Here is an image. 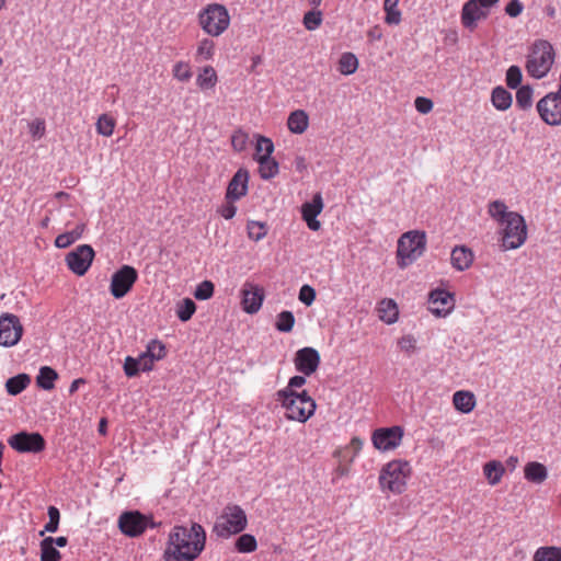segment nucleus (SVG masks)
I'll return each mask as SVG.
<instances>
[{"mask_svg": "<svg viewBox=\"0 0 561 561\" xmlns=\"http://www.w3.org/2000/svg\"><path fill=\"white\" fill-rule=\"evenodd\" d=\"M205 543L206 533L202 525L193 523L190 528L174 526L169 534L163 558L165 561H194Z\"/></svg>", "mask_w": 561, "mask_h": 561, "instance_id": "1", "label": "nucleus"}, {"mask_svg": "<svg viewBox=\"0 0 561 561\" xmlns=\"http://www.w3.org/2000/svg\"><path fill=\"white\" fill-rule=\"evenodd\" d=\"M276 400L286 410V417L300 423L308 421L317 408L314 400L307 391L297 393L295 390L284 388L276 392Z\"/></svg>", "mask_w": 561, "mask_h": 561, "instance_id": "2", "label": "nucleus"}, {"mask_svg": "<svg viewBox=\"0 0 561 561\" xmlns=\"http://www.w3.org/2000/svg\"><path fill=\"white\" fill-rule=\"evenodd\" d=\"M554 61L552 45L545 39H537L529 49L526 61V70L529 76L541 79L550 71Z\"/></svg>", "mask_w": 561, "mask_h": 561, "instance_id": "3", "label": "nucleus"}, {"mask_svg": "<svg viewBox=\"0 0 561 561\" xmlns=\"http://www.w3.org/2000/svg\"><path fill=\"white\" fill-rule=\"evenodd\" d=\"M248 525L245 512L239 505H227L214 526L218 537L229 538L242 533Z\"/></svg>", "mask_w": 561, "mask_h": 561, "instance_id": "4", "label": "nucleus"}, {"mask_svg": "<svg viewBox=\"0 0 561 561\" xmlns=\"http://www.w3.org/2000/svg\"><path fill=\"white\" fill-rule=\"evenodd\" d=\"M426 245L425 232L421 231H408L401 236L398 241V264L400 267H405L417 257H420Z\"/></svg>", "mask_w": 561, "mask_h": 561, "instance_id": "5", "label": "nucleus"}, {"mask_svg": "<svg viewBox=\"0 0 561 561\" xmlns=\"http://www.w3.org/2000/svg\"><path fill=\"white\" fill-rule=\"evenodd\" d=\"M198 22L205 33L219 36L228 28L230 16L226 7L213 3L199 12Z\"/></svg>", "mask_w": 561, "mask_h": 561, "instance_id": "6", "label": "nucleus"}, {"mask_svg": "<svg viewBox=\"0 0 561 561\" xmlns=\"http://www.w3.org/2000/svg\"><path fill=\"white\" fill-rule=\"evenodd\" d=\"M410 473V466L407 461L392 460L385 465L380 471L379 483L385 490L393 493H402L407 485V479Z\"/></svg>", "mask_w": 561, "mask_h": 561, "instance_id": "7", "label": "nucleus"}, {"mask_svg": "<svg viewBox=\"0 0 561 561\" xmlns=\"http://www.w3.org/2000/svg\"><path fill=\"white\" fill-rule=\"evenodd\" d=\"M503 250H515L522 247L527 238V227L525 219L518 213H510L508 219L501 224Z\"/></svg>", "mask_w": 561, "mask_h": 561, "instance_id": "8", "label": "nucleus"}, {"mask_svg": "<svg viewBox=\"0 0 561 561\" xmlns=\"http://www.w3.org/2000/svg\"><path fill=\"white\" fill-rule=\"evenodd\" d=\"M157 524L150 516H147L139 511L123 512L117 522L118 529L125 536L130 538L139 537L144 531L150 527L156 528Z\"/></svg>", "mask_w": 561, "mask_h": 561, "instance_id": "9", "label": "nucleus"}, {"mask_svg": "<svg viewBox=\"0 0 561 561\" xmlns=\"http://www.w3.org/2000/svg\"><path fill=\"white\" fill-rule=\"evenodd\" d=\"M8 444L19 454H38L46 448V440L38 432L20 431L8 438Z\"/></svg>", "mask_w": 561, "mask_h": 561, "instance_id": "10", "label": "nucleus"}, {"mask_svg": "<svg viewBox=\"0 0 561 561\" xmlns=\"http://www.w3.org/2000/svg\"><path fill=\"white\" fill-rule=\"evenodd\" d=\"M138 279V272L130 265H123L113 275L110 291L116 299L125 297Z\"/></svg>", "mask_w": 561, "mask_h": 561, "instance_id": "11", "label": "nucleus"}, {"mask_svg": "<svg viewBox=\"0 0 561 561\" xmlns=\"http://www.w3.org/2000/svg\"><path fill=\"white\" fill-rule=\"evenodd\" d=\"M540 118L550 126L561 125V93L550 92L537 103Z\"/></svg>", "mask_w": 561, "mask_h": 561, "instance_id": "12", "label": "nucleus"}, {"mask_svg": "<svg viewBox=\"0 0 561 561\" xmlns=\"http://www.w3.org/2000/svg\"><path fill=\"white\" fill-rule=\"evenodd\" d=\"M95 252L89 244L78 245L66 255L68 268L78 276H83L90 268Z\"/></svg>", "mask_w": 561, "mask_h": 561, "instance_id": "13", "label": "nucleus"}, {"mask_svg": "<svg viewBox=\"0 0 561 561\" xmlns=\"http://www.w3.org/2000/svg\"><path fill=\"white\" fill-rule=\"evenodd\" d=\"M23 327L18 316L4 313L0 317V345L10 347L19 343Z\"/></svg>", "mask_w": 561, "mask_h": 561, "instance_id": "14", "label": "nucleus"}, {"mask_svg": "<svg viewBox=\"0 0 561 561\" xmlns=\"http://www.w3.org/2000/svg\"><path fill=\"white\" fill-rule=\"evenodd\" d=\"M403 430L400 426L383 427L376 430L371 440L375 448L379 450H391L400 445Z\"/></svg>", "mask_w": 561, "mask_h": 561, "instance_id": "15", "label": "nucleus"}, {"mask_svg": "<svg viewBox=\"0 0 561 561\" xmlns=\"http://www.w3.org/2000/svg\"><path fill=\"white\" fill-rule=\"evenodd\" d=\"M294 362L299 373L310 376L319 367L320 354L313 347H302L296 352Z\"/></svg>", "mask_w": 561, "mask_h": 561, "instance_id": "16", "label": "nucleus"}, {"mask_svg": "<svg viewBox=\"0 0 561 561\" xmlns=\"http://www.w3.org/2000/svg\"><path fill=\"white\" fill-rule=\"evenodd\" d=\"M322 209L323 199L321 193H316L310 202L302 204L301 216L310 230L318 231L320 229L321 224L317 217L322 211Z\"/></svg>", "mask_w": 561, "mask_h": 561, "instance_id": "17", "label": "nucleus"}, {"mask_svg": "<svg viewBox=\"0 0 561 561\" xmlns=\"http://www.w3.org/2000/svg\"><path fill=\"white\" fill-rule=\"evenodd\" d=\"M488 15L489 11L477 3L476 0H468L461 10V23L466 28L473 31L478 22L486 19Z\"/></svg>", "mask_w": 561, "mask_h": 561, "instance_id": "18", "label": "nucleus"}, {"mask_svg": "<svg viewBox=\"0 0 561 561\" xmlns=\"http://www.w3.org/2000/svg\"><path fill=\"white\" fill-rule=\"evenodd\" d=\"M242 307L247 313H256L264 299L263 289L250 283H245L242 290Z\"/></svg>", "mask_w": 561, "mask_h": 561, "instance_id": "19", "label": "nucleus"}, {"mask_svg": "<svg viewBox=\"0 0 561 561\" xmlns=\"http://www.w3.org/2000/svg\"><path fill=\"white\" fill-rule=\"evenodd\" d=\"M248 182L249 172L244 169H239L228 184L226 199L236 202L243 197L248 193Z\"/></svg>", "mask_w": 561, "mask_h": 561, "instance_id": "20", "label": "nucleus"}, {"mask_svg": "<svg viewBox=\"0 0 561 561\" xmlns=\"http://www.w3.org/2000/svg\"><path fill=\"white\" fill-rule=\"evenodd\" d=\"M453 295L448 291L435 289L430 294V310L436 316H446L453 307Z\"/></svg>", "mask_w": 561, "mask_h": 561, "instance_id": "21", "label": "nucleus"}, {"mask_svg": "<svg viewBox=\"0 0 561 561\" xmlns=\"http://www.w3.org/2000/svg\"><path fill=\"white\" fill-rule=\"evenodd\" d=\"M450 260L456 270L465 271L472 264L473 253L465 245L455 247L451 251Z\"/></svg>", "mask_w": 561, "mask_h": 561, "instance_id": "22", "label": "nucleus"}, {"mask_svg": "<svg viewBox=\"0 0 561 561\" xmlns=\"http://www.w3.org/2000/svg\"><path fill=\"white\" fill-rule=\"evenodd\" d=\"M524 476L529 482L540 484L547 479L548 470L545 465L538 461H530L524 468Z\"/></svg>", "mask_w": 561, "mask_h": 561, "instance_id": "23", "label": "nucleus"}, {"mask_svg": "<svg viewBox=\"0 0 561 561\" xmlns=\"http://www.w3.org/2000/svg\"><path fill=\"white\" fill-rule=\"evenodd\" d=\"M255 160L259 163V173L263 180H271L278 174V162L271 156H257Z\"/></svg>", "mask_w": 561, "mask_h": 561, "instance_id": "24", "label": "nucleus"}, {"mask_svg": "<svg viewBox=\"0 0 561 561\" xmlns=\"http://www.w3.org/2000/svg\"><path fill=\"white\" fill-rule=\"evenodd\" d=\"M453 402L455 408L462 413H469L476 407L474 396L471 392L463 390H459L454 393Z\"/></svg>", "mask_w": 561, "mask_h": 561, "instance_id": "25", "label": "nucleus"}, {"mask_svg": "<svg viewBox=\"0 0 561 561\" xmlns=\"http://www.w3.org/2000/svg\"><path fill=\"white\" fill-rule=\"evenodd\" d=\"M85 229L84 224L77 225L71 231L60 233L55 239V245L59 249H66L79 240Z\"/></svg>", "mask_w": 561, "mask_h": 561, "instance_id": "26", "label": "nucleus"}, {"mask_svg": "<svg viewBox=\"0 0 561 561\" xmlns=\"http://www.w3.org/2000/svg\"><path fill=\"white\" fill-rule=\"evenodd\" d=\"M491 101L496 110L506 111L511 107L513 98L505 88L499 85L492 90Z\"/></svg>", "mask_w": 561, "mask_h": 561, "instance_id": "27", "label": "nucleus"}, {"mask_svg": "<svg viewBox=\"0 0 561 561\" xmlns=\"http://www.w3.org/2000/svg\"><path fill=\"white\" fill-rule=\"evenodd\" d=\"M309 118L305 111L297 110L290 113L287 126L294 134H302L308 128Z\"/></svg>", "mask_w": 561, "mask_h": 561, "instance_id": "28", "label": "nucleus"}, {"mask_svg": "<svg viewBox=\"0 0 561 561\" xmlns=\"http://www.w3.org/2000/svg\"><path fill=\"white\" fill-rule=\"evenodd\" d=\"M58 378V374L55 369L49 366H43L39 368L38 375L36 376V385L43 390H51L55 387V380Z\"/></svg>", "mask_w": 561, "mask_h": 561, "instance_id": "29", "label": "nucleus"}, {"mask_svg": "<svg viewBox=\"0 0 561 561\" xmlns=\"http://www.w3.org/2000/svg\"><path fill=\"white\" fill-rule=\"evenodd\" d=\"M31 382V378L26 374H19L9 378L5 382V389L9 394H20Z\"/></svg>", "mask_w": 561, "mask_h": 561, "instance_id": "30", "label": "nucleus"}, {"mask_svg": "<svg viewBox=\"0 0 561 561\" xmlns=\"http://www.w3.org/2000/svg\"><path fill=\"white\" fill-rule=\"evenodd\" d=\"M483 473L491 485H495L501 481L504 473V467L500 461L492 460L484 465Z\"/></svg>", "mask_w": 561, "mask_h": 561, "instance_id": "31", "label": "nucleus"}, {"mask_svg": "<svg viewBox=\"0 0 561 561\" xmlns=\"http://www.w3.org/2000/svg\"><path fill=\"white\" fill-rule=\"evenodd\" d=\"M60 552L54 547L51 537H46L41 541V561H59Z\"/></svg>", "mask_w": 561, "mask_h": 561, "instance_id": "32", "label": "nucleus"}, {"mask_svg": "<svg viewBox=\"0 0 561 561\" xmlns=\"http://www.w3.org/2000/svg\"><path fill=\"white\" fill-rule=\"evenodd\" d=\"M358 68V59L353 53H344L339 60V71L342 75H353Z\"/></svg>", "mask_w": 561, "mask_h": 561, "instance_id": "33", "label": "nucleus"}, {"mask_svg": "<svg viewBox=\"0 0 561 561\" xmlns=\"http://www.w3.org/2000/svg\"><path fill=\"white\" fill-rule=\"evenodd\" d=\"M234 548L240 553H250L256 550L257 541L253 535L242 534L236 539Z\"/></svg>", "mask_w": 561, "mask_h": 561, "instance_id": "34", "label": "nucleus"}, {"mask_svg": "<svg viewBox=\"0 0 561 561\" xmlns=\"http://www.w3.org/2000/svg\"><path fill=\"white\" fill-rule=\"evenodd\" d=\"M534 561H561V548L540 547L534 554Z\"/></svg>", "mask_w": 561, "mask_h": 561, "instance_id": "35", "label": "nucleus"}, {"mask_svg": "<svg viewBox=\"0 0 561 561\" xmlns=\"http://www.w3.org/2000/svg\"><path fill=\"white\" fill-rule=\"evenodd\" d=\"M488 213L501 225L503 220L508 219L511 211L507 210V206L502 201H493L489 204Z\"/></svg>", "mask_w": 561, "mask_h": 561, "instance_id": "36", "label": "nucleus"}, {"mask_svg": "<svg viewBox=\"0 0 561 561\" xmlns=\"http://www.w3.org/2000/svg\"><path fill=\"white\" fill-rule=\"evenodd\" d=\"M516 105L520 110H528L533 105V88L530 85H520L516 92Z\"/></svg>", "mask_w": 561, "mask_h": 561, "instance_id": "37", "label": "nucleus"}, {"mask_svg": "<svg viewBox=\"0 0 561 561\" xmlns=\"http://www.w3.org/2000/svg\"><path fill=\"white\" fill-rule=\"evenodd\" d=\"M295 324V317L291 311L284 310L280 313L277 314V319L275 322V328L279 332H290Z\"/></svg>", "mask_w": 561, "mask_h": 561, "instance_id": "38", "label": "nucleus"}, {"mask_svg": "<svg viewBox=\"0 0 561 561\" xmlns=\"http://www.w3.org/2000/svg\"><path fill=\"white\" fill-rule=\"evenodd\" d=\"M217 82V75L213 67L207 66L203 69L202 73L197 77V84L201 89H209L215 87Z\"/></svg>", "mask_w": 561, "mask_h": 561, "instance_id": "39", "label": "nucleus"}, {"mask_svg": "<svg viewBox=\"0 0 561 561\" xmlns=\"http://www.w3.org/2000/svg\"><path fill=\"white\" fill-rule=\"evenodd\" d=\"M399 0H383V9L386 11V22L388 24H399L401 13L397 9Z\"/></svg>", "mask_w": 561, "mask_h": 561, "instance_id": "40", "label": "nucleus"}, {"mask_svg": "<svg viewBox=\"0 0 561 561\" xmlns=\"http://www.w3.org/2000/svg\"><path fill=\"white\" fill-rule=\"evenodd\" d=\"M195 310V302L191 298H185L179 304L176 316L181 321L186 322L192 318Z\"/></svg>", "mask_w": 561, "mask_h": 561, "instance_id": "41", "label": "nucleus"}, {"mask_svg": "<svg viewBox=\"0 0 561 561\" xmlns=\"http://www.w3.org/2000/svg\"><path fill=\"white\" fill-rule=\"evenodd\" d=\"M115 127V121L107 114H102L96 122V130L100 135L110 137Z\"/></svg>", "mask_w": 561, "mask_h": 561, "instance_id": "42", "label": "nucleus"}, {"mask_svg": "<svg viewBox=\"0 0 561 561\" xmlns=\"http://www.w3.org/2000/svg\"><path fill=\"white\" fill-rule=\"evenodd\" d=\"M322 23V12L319 10L308 11L304 16V25L308 31L317 30Z\"/></svg>", "mask_w": 561, "mask_h": 561, "instance_id": "43", "label": "nucleus"}, {"mask_svg": "<svg viewBox=\"0 0 561 561\" xmlns=\"http://www.w3.org/2000/svg\"><path fill=\"white\" fill-rule=\"evenodd\" d=\"M523 79L522 69L518 66H511L506 71V84L510 89H518Z\"/></svg>", "mask_w": 561, "mask_h": 561, "instance_id": "44", "label": "nucleus"}, {"mask_svg": "<svg viewBox=\"0 0 561 561\" xmlns=\"http://www.w3.org/2000/svg\"><path fill=\"white\" fill-rule=\"evenodd\" d=\"M382 305H386V308L380 309L382 314H380V319L388 324L394 323L398 318V308L397 305L392 300L382 301Z\"/></svg>", "mask_w": 561, "mask_h": 561, "instance_id": "45", "label": "nucleus"}, {"mask_svg": "<svg viewBox=\"0 0 561 561\" xmlns=\"http://www.w3.org/2000/svg\"><path fill=\"white\" fill-rule=\"evenodd\" d=\"M255 158L257 156H272L274 151V144L273 141L264 136H257L256 145H255Z\"/></svg>", "mask_w": 561, "mask_h": 561, "instance_id": "46", "label": "nucleus"}, {"mask_svg": "<svg viewBox=\"0 0 561 561\" xmlns=\"http://www.w3.org/2000/svg\"><path fill=\"white\" fill-rule=\"evenodd\" d=\"M266 226L260 221H250L248 224V236L254 241H260L266 236Z\"/></svg>", "mask_w": 561, "mask_h": 561, "instance_id": "47", "label": "nucleus"}, {"mask_svg": "<svg viewBox=\"0 0 561 561\" xmlns=\"http://www.w3.org/2000/svg\"><path fill=\"white\" fill-rule=\"evenodd\" d=\"M148 356L151 357L153 360H159L164 357L165 355V347L164 345L158 341L152 340L148 343L147 350L145 352Z\"/></svg>", "mask_w": 561, "mask_h": 561, "instance_id": "48", "label": "nucleus"}, {"mask_svg": "<svg viewBox=\"0 0 561 561\" xmlns=\"http://www.w3.org/2000/svg\"><path fill=\"white\" fill-rule=\"evenodd\" d=\"M214 284L210 280H204L197 285L194 297L197 300H207L214 295Z\"/></svg>", "mask_w": 561, "mask_h": 561, "instance_id": "49", "label": "nucleus"}, {"mask_svg": "<svg viewBox=\"0 0 561 561\" xmlns=\"http://www.w3.org/2000/svg\"><path fill=\"white\" fill-rule=\"evenodd\" d=\"M214 47L215 44L209 38H204L199 42V45L197 47V55L202 57L204 60H208L214 55Z\"/></svg>", "mask_w": 561, "mask_h": 561, "instance_id": "50", "label": "nucleus"}, {"mask_svg": "<svg viewBox=\"0 0 561 561\" xmlns=\"http://www.w3.org/2000/svg\"><path fill=\"white\" fill-rule=\"evenodd\" d=\"M141 371L138 357L127 356L124 362V373L127 377H135Z\"/></svg>", "mask_w": 561, "mask_h": 561, "instance_id": "51", "label": "nucleus"}, {"mask_svg": "<svg viewBox=\"0 0 561 561\" xmlns=\"http://www.w3.org/2000/svg\"><path fill=\"white\" fill-rule=\"evenodd\" d=\"M28 127L34 139H41L45 135L46 125L43 118H35L30 123Z\"/></svg>", "mask_w": 561, "mask_h": 561, "instance_id": "52", "label": "nucleus"}, {"mask_svg": "<svg viewBox=\"0 0 561 561\" xmlns=\"http://www.w3.org/2000/svg\"><path fill=\"white\" fill-rule=\"evenodd\" d=\"M298 298L304 305L311 306L316 299V290L309 285H304L299 290Z\"/></svg>", "mask_w": 561, "mask_h": 561, "instance_id": "53", "label": "nucleus"}, {"mask_svg": "<svg viewBox=\"0 0 561 561\" xmlns=\"http://www.w3.org/2000/svg\"><path fill=\"white\" fill-rule=\"evenodd\" d=\"M248 142V135L239 130L231 137V145L234 150L242 151L245 149Z\"/></svg>", "mask_w": 561, "mask_h": 561, "instance_id": "54", "label": "nucleus"}, {"mask_svg": "<svg viewBox=\"0 0 561 561\" xmlns=\"http://www.w3.org/2000/svg\"><path fill=\"white\" fill-rule=\"evenodd\" d=\"M415 344L416 341L412 335H404L398 342L400 350L409 355L415 351Z\"/></svg>", "mask_w": 561, "mask_h": 561, "instance_id": "55", "label": "nucleus"}, {"mask_svg": "<svg viewBox=\"0 0 561 561\" xmlns=\"http://www.w3.org/2000/svg\"><path fill=\"white\" fill-rule=\"evenodd\" d=\"M524 5L519 0H511L505 7V13L511 18H516L523 12Z\"/></svg>", "mask_w": 561, "mask_h": 561, "instance_id": "56", "label": "nucleus"}, {"mask_svg": "<svg viewBox=\"0 0 561 561\" xmlns=\"http://www.w3.org/2000/svg\"><path fill=\"white\" fill-rule=\"evenodd\" d=\"M415 108L421 113V114H427L428 112L432 111L433 108V102L427 99V98H423V96H417L415 99Z\"/></svg>", "mask_w": 561, "mask_h": 561, "instance_id": "57", "label": "nucleus"}, {"mask_svg": "<svg viewBox=\"0 0 561 561\" xmlns=\"http://www.w3.org/2000/svg\"><path fill=\"white\" fill-rule=\"evenodd\" d=\"M219 213L225 219H232L237 213V207L233 202L228 201L227 204L221 206Z\"/></svg>", "mask_w": 561, "mask_h": 561, "instance_id": "58", "label": "nucleus"}, {"mask_svg": "<svg viewBox=\"0 0 561 561\" xmlns=\"http://www.w3.org/2000/svg\"><path fill=\"white\" fill-rule=\"evenodd\" d=\"M141 371H149L152 369L154 360L151 359L145 352L138 356Z\"/></svg>", "mask_w": 561, "mask_h": 561, "instance_id": "59", "label": "nucleus"}, {"mask_svg": "<svg viewBox=\"0 0 561 561\" xmlns=\"http://www.w3.org/2000/svg\"><path fill=\"white\" fill-rule=\"evenodd\" d=\"M306 383V377L296 375L291 377L288 381V386L286 388L294 390L295 388H300Z\"/></svg>", "mask_w": 561, "mask_h": 561, "instance_id": "60", "label": "nucleus"}, {"mask_svg": "<svg viewBox=\"0 0 561 561\" xmlns=\"http://www.w3.org/2000/svg\"><path fill=\"white\" fill-rule=\"evenodd\" d=\"M47 514L50 522H55L56 526H59L60 520V512L56 506H49L47 510Z\"/></svg>", "mask_w": 561, "mask_h": 561, "instance_id": "61", "label": "nucleus"}, {"mask_svg": "<svg viewBox=\"0 0 561 561\" xmlns=\"http://www.w3.org/2000/svg\"><path fill=\"white\" fill-rule=\"evenodd\" d=\"M59 526H56L55 522L48 520L46 525L44 526V529L39 531V536H44L45 533H56L58 530Z\"/></svg>", "mask_w": 561, "mask_h": 561, "instance_id": "62", "label": "nucleus"}, {"mask_svg": "<svg viewBox=\"0 0 561 561\" xmlns=\"http://www.w3.org/2000/svg\"><path fill=\"white\" fill-rule=\"evenodd\" d=\"M482 8L489 11L492 7L496 5L500 0H476Z\"/></svg>", "mask_w": 561, "mask_h": 561, "instance_id": "63", "label": "nucleus"}, {"mask_svg": "<svg viewBox=\"0 0 561 561\" xmlns=\"http://www.w3.org/2000/svg\"><path fill=\"white\" fill-rule=\"evenodd\" d=\"M83 383H85V380L83 378L75 379L69 387V393H75L78 390L79 386Z\"/></svg>", "mask_w": 561, "mask_h": 561, "instance_id": "64", "label": "nucleus"}]
</instances>
